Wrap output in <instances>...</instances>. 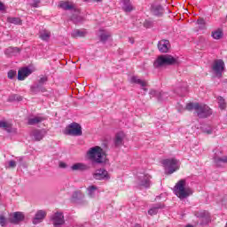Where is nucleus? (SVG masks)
<instances>
[{
    "label": "nucleus",
    "instance_id": "1",
    "mask_svg": "<svg viewBox=\"0 0 227 227\" xmlns=\"http://www.w3.org/2000/svg\"><path fill=\"white\" fill-rule=\"evenodd\" d=\"M185 185H187L185 179H181L176 184L174 187V192L176 196L179 198V200H187V198L192 196L194 193L192 188Z\"/></svg>",
    "mask_w": 227,
    "mask_h": 227
},
{
    "label": "nucleus",
    "instance_id": "2",
    "mask_svg": "<svg viewBox=\"0 0 227 227\" xmlns=\"http://www.w3.org/2000/svg\"><path fill=\"white\" fill-rule=\"evenodd\" d=\"M87 156L90 160L96 164H105L106 160H107L106 152L98 145L91 147L87 152Z\"/></svg>",
    "mask_w": 227,
    "mask_h": 227
},
{
    "label": "nucleus",
    "instance_id": "3",
    "mask_svg": "<svg viewBox=\"0 0 227 227\" xmlns=\"http://www.w3.org/2000/svg\"><path fill=\"white\" fill-rule=\"evenodd\" d=\"M192 109L196 112L199 118H208V116H211L212 114V109H210V107H208L207 105L200 103H188L186 105V110L192 111Z\"/></svg>",
    "mask_w": 227,
    "mask_h": 227
},
{
    "label": "nucleus",
    "instance_id": "4",
    "mask_svg": "<svg viewBox=\"0 0 227 227\" xmlns=\"http://www.w3.org/2000/svg\"><path fill=\"white\" fill-rule=\"evenodd\" d=\"M177 60L171 55H160L153 62L154 68H160L168 65H176Z\"/></svg>",
    "mask_w": 227,
    "mask_h": 227
},
{
    "label": "nucleus",
    "instance_id": "5",
    "mask_svg": "<svg viewBox=\"0 0 227 227\" xmlns=\"http://www.w3.org/2000/svg\"><path fill=\"white\" fill-rule=\"evenodd\" d=\"M163 168H165V172L168 175H173L175 171L180 169V161L176 159H166L161 161Z\"/></svg>",
    "mask_w": 227,
    "mask_h": 227
},
{
    "label": "nucleus",
    "instance_id": "6",
    "mask_svg": "<svg viewBox=\"0 0 227 227\" xmlns=\"http://www.w3.org/2000/svg\"><path fill=\"white\" fill-rule=\"evenodd\" d=\"M67 136H82V128L77 122H72L66 128Z\"/></svg>",
    "mask_w": 227,
    "mask_h": 227
},
{
    "label": "nucleus",
    "instance_id": "7",
    "mask_svg": "<svg viewBox=\"0 0 227 227\" xmlns=\"http://www.w3.org/2000/svg\"><path fill=\"white\" fill-rule=\"evenodd\" d=\"M212 70L218 79L223 77V73L224 72V61L223 59L215 60L212 66Z\"/></svg>",
    "mask_w": 227,
    "mask_h": 227
},
{
    "label": "nucleus",
    "instance_id": "8",
    "mask_svg": "<svg viewBox=\"0 0 227 227\" xmlns=\"http://www.w3.org/2000/svg\"><path fill=\"white\" fill-rule=\"evenodd\" d=\"M213 160L217 168H223L224 164H227V155H223V152L216 151L215 153Z\"/></svg>",
    "mask_w": 227,
    "mask_h": 227
},
{
    "label": "nucleus",
    "instance_id": "9",
    "mask_svg": "<svg viewBox=\"0 0 227 227\" xmlns=\"http://www.w3.org/2000/svg\"><path fill=\"white\" fill-rule=\"evenodd\" d=\"M152 176L148 174H140L138 176L137 184L140 187H144L145 189L150 188L152 185Z\"/></svg>",
    "mask_w": 227,
    "mask_h": 227
},
{
    "label": "nucleus",
    "instance_id": "10",
    "mask_svg": "<svg viewBox=\"0 0 227 227\" xmlns=\"http://www.w3.org/2000/svg\"><path fill=\"white\" fill-rule=\"evenodd\" d=\"M93 178H95V180H110L111 176H109V172H107V170L99 168L93 174Z\"/></svg>",
    "mask_w": 227,
    "mask_h": 227
},
{
    "label": "nucleus",
    "instance_id": "11",
    "mask_svg": "<svg viewBox=\"0 0 227 227\" xmlns=\"http://www.w3.org/2000/svg\"><path fill=\"white\" fill-rule=\"evenodd\" d=\"M47 135V130L45 129H34L32 130L30 136L34 141H42L43 137Z\"/></svg>",
    "mask_w": 227,
    "mask_h": 227
},
{
    "label": "nucleus",
    "instance_id": "12",
    "mask_svg": "<svg viewBox=\"0 0 227 227\" xmlns=\"http://www.w3.org/2000/svg\"><path fill=\"white\" fill-rule=\"evenodd\" d=\"M169 49H171V44L169 43V41L162 39L158 42V50L160 51V52H169Z\"/></svg>",
    "mask_w": 227,
    "mask_h": 227
},
{
    "label": "nucleus",
    "instance_id": "13",
    "mask_svg": "<svg viewBox=\"0 0 227 227\" xmlns=\"http://www.w3.org/2000/svg\"><path fill=\"white\" fill-rule=\"evenodd\" d=\"M33 74V70L29 67H23L18 72V81H24L26 77H29Z\"/></svg>",
    "mask_w": 227,
    "mask_h": 227
},
{
    "label": "nucleus",
    "instance_id": "14",
    "mask_svg": "<svg viewBox=\"0 0 227 227\" xmlns=\"http://www.w3.org/2000/svg\"><path fill=\"white\" fill-rule=\"evenodd\" d=\"M131 84H137L144 90V91H148V89H146L147 83L146 81L140 79L137 76H132L130 78Z\"/></svg>",
    "mask_w": 227,
    "mask_h": 227
},
{
    "label": "nucleus",
    "instance_id": "15",
    "mask_svg": "<svg viewBox=\"0 0 227 227\" xmlns=\"http://www.w3.org/2000/svg\"><path fill=\"white\" fill-rule=\"evenodd\" d=\"M98 36L99 38V41L102 43H106L107 40H109L111 38L112 35H111V32H109L107 30L99 29Z\"/></svg>",
    "mask_w": 227,
    "mask_h": 227
},
{
    "label": "nucleus",
    "instance_id": "16",
    "mask_svg": "<svg viewBox=\"0 0 227 227\" xmlns=\"http://www.w3.org/2000/svg\"><path fill=\"white\" fill-rule=\"evenodd\" d=\"M162 208H164V204H161V203L154 204L149 208L148 215H157L159 214V211L162 210Z\"/></svg>",
    "mask_w": 227,
    "mask_h": 227
},
{
    "label": "nucleus",
    "instance_id": "17",
    "mask_svg": "<svg viewBox=\"0 0 227 227\" xmlns=\"http://www.w3.org/2000/svg\"><path fill=\"white\" fill-rule=\"evenodd\" d=\"M151 11L156 17H161L164 14V8L160 4H153Z\"/></svg>",
    "mask_w": 227,
    "mask_h": 227
},
{
    "label": "nucleus",
    "instance_id": "18",
    "mask_svg": "<svg viewBox=\"0 0 227 227\" xmlns=\"http://www.w3.org/2000/svg\"><path fill=\"white\" fill-rule=\"evenodd\" d=\"M20 53V49L17 47H9L4 51V54L8 58H12V56H19Z\"/></svg>",
    "mask_w": 227,
    "mask_h": 227
},
{
    "label": "nucleus",
    "instance_id": "19",
    "mask_svg": "<svg viewBox=\"0 0 227 227\" xmlns=\"http://www.w3.org/2000/svg\"><path fill=\"white\" fill-rule=\"evenodd\" d=\"M24 219H25V216L22 212H15L13 214L12 218L11 219V223H12V224H19V223H22Z\"/></svg>",
    "mask_w": 227,
    "mask_h": 227
},
{
    "label": "nucleus",
    "instance_id": "20",
    "mask_svg": "<svg viewBox=\"0 0 227 227\" xmlns=\"http://www.w3.org/2000/svg\"><path fill=\"white\" fill-rule=\"evenodd\" d=\"M121 8L126 13H130V12L134 11V5H132L130 0H121Z\"/></svg>",
    "mask_w": 227,
    "mask_h": 227
},
{
    "label": "nucleus",
    "instance_id": "21",
    "mask_svg": "<svg viewBox=\"0 0 227 227\" xmlns=\"http://www.w3.org/2000/svg\"><path fill=\"white\" fill-rule=\"evenodd\" d=\"M47 215V213L43 210H39L36 212L35 218L33 219V224H38L41 221H43L45 219V216Z\"/></svg>",
    "mask_w": 227,
    "mask_h": 227
},
{
    "label": "nucleus",
    "instance_id": "22",
    "mask_svg": "<svg viewBox=\"0 0 227 227\" xmlns=\"http://www.w3.org/2000/svg\"><path fill=\"white\" fill-rule=\"evenodd\" d=\"M59 8H61L62 10H66V11L75 10V5L73 4H70V2L68 1L67 2L60 1L59 3Z\"/></svg>",
    "mask_w": 227,
    "mask_h": 227
},
{
    "label": "nucleus",
    "instance_id": "23",
    "mask_svg": "<svg viewBox=\"0 0 227 227\" xmlns=\"http://www.w3.org/2000/svg\"><path fill=\"white\" fill-rule=\"evenodd\" d=\"M88 169V166L84 163H74L71 166V171H86Z\"/></svg>",
    "mask_w": 227,
    "mask_h": 227
},
{
    "label": "nucleus",
    "instance_id": "24",
    "mask_svg": "<svg viewBox=\"0 0 227 227\" xmlns=\"http://www.w3.org/2000/svg\"><path fill=\"white\" fill-rule=\"evenodd\" d=\"M149 95L151 98H153V97H155L156 98H158V100H162V98L160 97V95H165V97H168V92H162V91L152 90H150Z\"/></svg>",
    "mask_w": 227,
    "mask_h": 227
},
{
    "label": "nucleus",
    "instance_id": "25",
    "mask_svg": "<svg viewBox=\"0 0 227 227\" xmlns=\"http://www.w3.org/2000/svg\"><path fill=\"white\" fill-rule=\"evenodd\" d=\"M89 198H96L97 194H98V187L96 185H90L87 188Z\"/></svg>",
    "mask_w": 227,
    "mask_h": 227
},
{
    "label": "nucleus",
    "instance_id": "26",
    "mask_svg": "<svg viewBox=\"0 0 227 227\" xmlns=\"http://www.w3.org/2000/svg\"><path fill=\"white\" fill-rule=\"evenodd\" d=\"M44 120L45 118L42 116L32 117L27 120V125H38V123H42Z\"/></svg>",
    "mask_w": 227,
    "mask_h": 227
},
{
    "label": "nucleus",
    "instance_id": "27",
    "mask_svg": "<svg viewBox=\"0 0 227 227\" xmlns=\"http://www.w3.org/2000/svg\"><path fill=\"white\" fill-rule=\"evenodd\" d=\"M125 137V135L123 132H119L115 135L114 138V145L115 146H121L123 145V138Z\"/></svg>",
    "mask_w": 227,
    "mask_h": 227
},
{
    "label": "nucleus",
    "instance_id": "28",
    "mask_svg": "<svg viewBox=\"0 0 227 227\" xmlns=\"http://www.w3.org/2000/svg\"><path fill=\"white\" fill-rule=\"evenodd\" d=\"M86 35H87L86 30H79V29L74 30L71 33V36L73 38H83V36H86Z\"/></svg>",
    "mask_w": 227,
    "mask_h": 227
},
{
    "label": "nucleus",
    "instance_id": "29",
    "mask_svg": "<svg viewBox=\"0 0 227 227\" xmlns=\"http://www.w3.org/2000/svg\"><path fill=\"white\" fill-rule=\"evenodd\" d=\"M7 22H9V24H14L15 26H22V20L17 17H8Z\"/></svg>",
    "mask_w": 227,
    "mask_h": 227
},
{
    "label": "nucleus",
    "instance_id": "30",
    "mask_svg": "<svg viewBox=\"0 0 227 227\" xmlns=\"http://www.w3.org/2000/svg\"><path fill=\"white\" fill-rule=\"evenodd\" d=\"M195 215L199 219H205L206 221H208L209 215L207 211L196 212Z\"/></svg>",
    "mask_w": 227,
    "mask_h": 227
},
{
    "label": "nucleus",
    "instance_id": "31",
    "mask_svg": "<svg viewBox=\"0 0 227 227\" xmlns=\"http://www.w3.org/2000/svg\"><path fill=\"white\" fill-rule=\"evenodd\" d=\"M211 36L215 40H221V38H223V30L218 29V30L212 32Z\"/></svg>",
    "mask_w": 227,
    "mask_h": 227
},
{
    "label": "nucleus",
    "instance_id": "32",
    "mask_svg": "<svg viewBox=\"0 0 227 227\" xmlns=\"http://www.w3.org/2000/svg\"><path fill=\"white\" fill-rule=\"evenodd\" d=\"M22 100V96L12 94L9 96L8 102H20Z\"/></svg>",
    "mask_w": 227,
    "mask_h": 227
},
{
    "label": "nucleus",
    "instance_id": "33",
    "mask_svg": "<svg viewBox=\"0 0 227 227\" xmlns=\"http://www.w3.org/2000/svg\"><path fill=\"white\" fill-rule=\"evenodd\" d=\"M217 100H218V106L220 109L222 110L226 109V101L224 100V98L220 96L217 98Z\"/></svg>",
    "mask_w": 227,
    "mask_h": 227
},
{
    "label": "nucleus",
    "instance_id": "34",
    "mask_svg": "<svg viewBox=\"0 0 227 227\" xmlns=\"http://www.w3.org/2000/svg\"><path fill=\"white\" fill-rule=\"evenodd\" d=\"M0 129H4L7 132H12V128L6 123V121H0Z\"/></svg>",
    "mask_w": 227,
    "mask_h": 227
},
{
    "label": "nucleus",
    "instance_id": "35",
    "mask_svg": "<svg viewBox=\"0 0 227 227\" xmlns=\"http://www.w3.org/2000/svg\"><path fill=\"white\" fill-rule=\"evenodd\" d=\"M144 27L151 29V27H153V21L152 20H145L144 22Z\"/></svg>",
    "mask_w": 227,
    "mask_h": 227
},
{
    "label": "nucleus",
    "instance_id": "36",
    "mask_svg": "<svg viewBox=\"0 0 227 227\" xmlns=\"http://www.w3.org/2000/svg\"><path fill=\"white\" fill-rule=\"evenodd\" d=\"M40 38L43 40L44 42L49 41V38H51V34L47 32H43L40 35Z\"/></svg>",
    "mask_w": 227,
    "mask_h": 227
},
{
    "label": "nucleus",
    "instance_id": "37",
    "mask_svg": "<svg viewBox=\"0 0 227 227\" xmlns=\"http://www.w3.org/2000/svg\"><path fill=\"white\" fill-rule=\"evenodd\" d=\"M7 77L8 79H15V77H17V71L15 70H10L7 73Z\"/></svg>",
    "mask_w": 227,
    "mask_h": 227
},
{
    "label": "nucleus",
    "instance_id": "38",
    "mask_svg": "<svg viewBox=\"0 0 227 227\" xmlns=\"http://www.w3.org/2000/svg\"><path fill=\"white\" fill-rule=\"evenodd\" d=\"M202 132H204V134L210 135L212 134V132H214V129H212V127L210 126L204 127L202 128Z\"/></svg>",
    "mask_w": 227,
    "mask_h": 227
},
{
    "label": "nucleus",
    "instance_id": "39",
    "mask_svg": "<svg viewBox=\"0 0 227 227\" xmlns=\"http://www.w3.org/2000/svg\"><path fill=\"white\" fill-rule=\"evenodd\" d=\"M83 19L81 16H77V17H73V21L74 22V24H81V22H82Z\"/></svg>",
    "mask_w": 227,
    "mask_h": 227
},
{
    "label": "nucleus",
    "instance_id": "40",
    "mask_svg": "<svg viewBox=\"0 0 227 227\" xmlns=\"http://www.w3.org/2000/svg\"><path fill=\"white\" fill-rule=\"evenodd\" d=\"M30 6L33 8H38V6H40V0H33V2L30 4Z\"/></svg>",
    "mask_w": 227,
    "mask_h": 227
},
{
    "label": "nucleus",
    "instance_id": "41",
    "mask_svg": "<svg viewBox=\"0 0 227 227\" xmlns=\"http://www.w3.org/2000/svg\"><path fill=\"white\" fill-rule=\"evenodd\" d=\"M81 196H82V193H81V192H74L73 193V199L74 200H77V198H81Z\"/></svg>",
    "mask_w": 227,
    "mask_h": 227
},
{
    "label": "nucleus",
    "instance_id": "42",
    "mask_svg": "<svg viewBox=\"0 0 227 227\" xmlns=\"http://www.w3.org/2000/svg\"><path fill=\"white\" fill-rule=\"evenodd\" d=\"M0 225L3 227L6 226V218L4 216H0Z\"/></svg>",
    "mask_w": 227,
    "mask_h": 227
},
{
    "label": "nucleus",
    "instance_id": "43",
    "mask_svg": "<svg viewBox=\"0 0 227 227\" xmlns=\"http://www.w3.org/2000/svg\"><path fill=\"white\" fill-rule=\"evenodd\" d=\"M45 82H47V76H42L39 79V84H45Z\"/></svg>",
    "mask_w": 227,
    "mask_h": 227
},
{
    "label": "nucleus",
    "instance_id": "44",
    "mask_svg": "<svg viewBox=\"0 0 227 227\" xmlns=\"http://www.w3.org/2000/svg\"><path fill=\"white\" fill-rule=\"evenodd\" d=\"M59 168H61L62 169H66V168H67V163L60 161L59 163Z\"/></svg>",
    "mask_w": 227,
    "mask_h": 227
},
{
    "label": "nucleus",
    "instance_id": "45",
    "mask_svg": "<svg viewBox=\"0 0 227 227\" xmlns=\"http://www.w3.org/2000/svg\"><path fill=\"white\" fill-rule=\"evenodd\" d=\"M17 162L15 160H10L9 161V168H16Z\"/></svg>",
    "mask_w": 227,
    "mask_h": 227
},
{
    "label": "nucleus",
    "instance_id": "46",
    "mask_svg": "<svg viewBox=\"0 0 227 227\" xmlns=\"http://www.w3.org/2000/svg\"><path fill=\"white\" fill-rule=\"evenodd\" d=\"M197 23L199 24V26H205V20L200 19L197 20Z\"/></svg>",
    "mask_w": 227,
    "mask_h": 227
},
{
    "label": "nucleus",
    "instance_id": "47",
    "mask_svg": "<svg viewBox=\"0 0 227 227\" xmlns=\"http://www.w3.org/2000/svg\"><path fill=\"white\" fill-rule=\"evenodd\" d=\"M168 97H169V94H168V93H167V97H166V95H160V98L162 99H158V100H159V102H161L162 100H168Z\"/></svg>",
    "mask_w": 227,
    "mask_h": 227
},
{
    "label": "nucleus",
    "instance_id": "48",
    "mask_svg": "<svg viewBox=\"0 0 227 227\" xmlns=\"http://www.w3.org/2000/svg\"><path fill=\"white\" fill-rule=\"evenodd\" d=\"M85 3H102V0H83Z\"/></svg>",
    "mask_w": 227,
    "mask_h": 227
},
{
    "label": "nucleus",
    "instance_id": "49",
    "mask_svg": "<svg viewBox=\"0 0 227 227\" xmlns=\"http://www.w3.org/2000/svg\"><path fill=\"white\" fill-rule=\"evenodd\" d=\"M4 10V4L0 2V12H3Z\"/></svg>",
    "mask_w": 227,
    "mask_h": 227
},
{
    "label": "nucleus",
    "instance_id": "50",
    "mask_svg": "<svg viewBox=\"0 0 227 227\" xmlns=\"http://www.w3.org/2000/svg\"><path fill=\"white\" fill-rule=\"evenodd\" d=\"M134 227H142V226H141V224H139V223H136V224L134 225Z\"/></svg>",
    "mask_w": 227,
    "mask_h": 227
},
{
    "label": "nucleus",
    "instance_id": "51",
    "mask_svg": "<svg viewBox=\"0 0 227 227\" xmlns=\"http://www.w3.org/2000/svg\"><path fill=\"white\" fill-rule=\"evenodd\" d=\"M181 90H182L183 91H185L186 87H181Z\"/></svg>",
    "mask_w": 227,
    "mask_h": 227
},
{
    "label": "nucleus",
    "instance_id": "52",
    "mask_svg": "<svg viewBox=\"0 0 227 227\" xmlns=\"http://www.w3.org/2000/svg\"><path fill=\"white\" fill-rule=\"evenodd\" d=\"M129 42H130L131 43H134V40H132V39H129Z\"/></svg>",
    "mask_w": 227,
    "mask_h": 227
},
{
    "label": "nucleus",
    "instance_id": "53",
    "mask_svg": "<svg viewBox=\"0 0 227 227\" xmlns=\"http://www.w3.org/2000/svg\"><path fill=\"white\" fill-rule=\"evenodd\" d=\"M186 227H194V226H192V225L189 224V225H186Z\"/></svg>",
    "mask_w": 227,
    "mask_h": 227
},
{
    "label": "nucleus",
    "instance_id": "54",
    "mask_svg": "<svg viewBox=\"0 0 227 227\" xmlns=\"http://www.w3.org/2000/svg\"><path fill=\"white\" fill-rule=\"evenodd\" d=\"M176 94H177V95H180V92L176 91Z\"/></svg>",
    "mask_w": 227,
    "mask_h": 227
}]
</instances>
